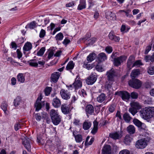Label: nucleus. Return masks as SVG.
Listing matches in <instances>:
<instances>
[{"instance_id":"b1692460","label":"nucleus","mask_w":154,"mask_h":154,"mask_svg":"<svg viewBox=\"0 0 154 154\" xmlns=\"http://www.w3.org/2000/svg\"><path fill=\"white\" fill-rule=\"evenodd\" d=\"M106 95L103 93L101 94L97 98V101L100 103L103 102L105 100L106 98Z\"/></svg>"},{"instance_id":"680f3d73","label":"nucleus","mask_w":154,"mask_h":154,"mask_svg":"<svg viewBox=\"0 0 154 154\" xmlns=\"http://www.w3.org/2000/svg\"><path fill=\"white\" fill-rule=\"evenodd\" d=\"M133 62L129 61L128 60L127 64V67L129 69H131V67H132V66L133 65Z\"/></svg>"},{"instance_id":"3c124183","label":"nucleus","mask_w":154,"mask_h":154,"mask_svg":"<svg viewBox=\"0 0 154 154\" xmlns=\"http://www.w3.org/2000/svg\"><path fill=\"white\" fill-rule=\"evenodd\" d=\"M148 73L151 75H152L154 74V67H151L149 68L148 70Z\"/></svg>"},{"instance_id":"4c0bfd02","label":"nucleus","mask_w":154,"mask_h":154,"mask_svg":"<svg viewBox=\"0 0 154 154\" xmlns=\"http://www.w3.org/2000/svg\"><path fill=\"white\" fill-rule=\"evenodd\" d=\"M1 107L2 109L4 111V113L5 114H7L6 111L7 110V107H8V105L7 103L5 102L2 103Z\"/></svg>"},{"instance_id":"f8f14e48","label":"nucleus","mask_w":154,"mask_h":154,"mask_svg":"<svg viewBox=\"0 0 154 154\" xmlns=\"http://www.w3.org/2000/svg\"><path fill=\"white\" fill-rule=\"evenodd\" d=\"M52 104L55 108H58L60 107L61 105L60 100L59 98L56 97L53 99Z\"/></svg>"},{"instance_id":"dca6fc26","label":"nucleus","mask_w":154,"mask_h":154,"mask_svg":"<svg viewBox=\"0 0 154 154\" xmlns=\"http://www.w3.org/2000/svg\"><path fill=\"white\" fill-rule=\"evenodd\" d=\"M85 111L87 114L92 115L94 113L93 106L91 104L87 105L85 108Z\"/></svg>"},{"instance_id":"09e8293b","label":"nucleus","mask_w":154,"mask_h":154,"mask_svg":"<svg viewBox=\"0 0 154 154\" xmlns=\"http://www.w3.org/2000/svg\"><path fill=\"white\" fill-rule=\"evenodd\" d=\"M78 99V97L76 92L72 96V97L71 103H74Z\"/></svg>"},{"instance_id":"6ab92c4d","label":"nucleus","mask_w":154,"mask_h":154,"mask_svg":"<svg viewBox=\"0 0 154 154\" xmlns=\"http://www.w3.org/2000/svg\"><path fill=\"white\" fill-rule=\"evenodd\" d=\"M29 63V64L30 66H37L38 64L41 65H43L45 63L43 61H38V63H37L35 62L34 60H32Z\"/></svg>"},{"instance_id":"4be33fe9","label":"nucleus","mask_w":154,"mask_h":154,"mask_svg":"<svg viewBox=\"0 0 154 154\" xmlns=\"http://www.w3.org/2000/svg\"><path fill=\"white\" fill-rule=\"evenodd\" d=\"M80 2L78 7V10H81L85 8H86L85 0H81Z\"/></svg>"},{"instance_id":"37998d69","label":"nucleus","mask_w":154,"mask_h":154,"mask_svg":"<svg viewBox=\"0 0 154 154\" xmlns=\"http://www.w3.org/2000/svg\"><path fill=\"white\" fill-rule=\"evenodd\" d=\"M129 111L133 116H134L137 112V109L136 108L131 107L129 109Z\"/></svg>"},{"instance_id":"c85d7f7f","label":"nucleus","mask_w":154,"mask_h":154,"mask_svg":"<svg viewBox=\"0 0 154 154\" xmlns=\"http://www.w3.org/2000/svg\"><path fill=\"white\" fill-rule=\"evenodd\" d=\"M127 131L130 134H133L135 132V128L134 126L130 125L127 127Z\"/></svg>"},{"instance_id":"5fc2aeb1","label":"nucleus","mask_w":154,"mask_h":154,"mask_svg":"<svg viewBox=\"0 0 154 154\" xmlns=\"http://www.w3.org/2000/svg\"><path fill=\"white\" fill-rule=\"evenodd\" d=\"M60 73L59 72H55L53 73L51 75V77H59Z\"/></svg>"},{"instance_id":"f704fd0d","label":"nucleus","mask_w":154,"mask_h":154,"mask_svg":"<svg viewBox=\"0 0 154 154\" xmlns=\"http://www.w3.org/2000/svg\"><path fill=\"white\" fill-rule=\"evenodd\" d=\"M123 117L125 121L127 122H129L131 119L129 114L125 113L123 115Z\"/></svg>"},{"instance_id":"4d7b16f0","label":"nucleus","mask_w":154,"mask_h":154,"mask_svg":"<svg viewBox=\"0 0 154 154\" xmlns=\"http://www.w3.org/2000/svg\"><path fill=\"white\" fill-rule=\"evenodd\" d=\"M96 69L98 71L100 72H102L103 70V69L102 67L98 65H97L96 66Z\"/></svg>"},{"instance_id":"4468645a","label":"nucleus","mask_w":154,"mask_h":154,"mask_svg":"<svg viewBox=\"0 0 154 154\" xmlns=\"http://www.w3.org/2000/svg\"><path fill=\"white\" fill-rule=\"evenodd\" d=\"M103 154H111V147L109 145H105L102 149Z\"/></svg>"},{"instance_id":"49530a36","label":"nucleus","mask_w":154,"mask_h":154,"mask_svg":"<svg viewBox=\"0 0 154 154\" xmlns=\"http://www.w3.org/2000/svg\"><path fill=\"white\" fill-rule=\"evenodd\" d=\"M35 106L36 107V110L38 111L42 108V105L41 102L35 103Z\"/></svg>"},{"instance_id":"f03ea898","label":"nucleus","mask_w":154,"mask_h":154,"mask_svg":"<svg viewBox=\"0 0 154 154\" xmlns=\"http://www.w3.org/2000/svg\"><path fill=\"white\" fill-rule=\"evenodd\" d=\"M50 114L53 123L55 125H58L61 121V118L57 111L52 109L50 111Z\"/></svg>"},{"instance_id":"de8ad7c7","label":"nucleus","mask_w":154,"mask_h":154,"mask_svg":"<svg viewBox=\"0 0 154 154\" xmlns=\"http://www.w3.org/2000/svg\"><path fill=\"white\" fill-rule=\"evenodd\" d=\"M22 125V123H16L14 126V129L16 131L18 130L20 128H21V127Z\"/></svg>"},{"instance_id":"39448f33","label":"nucleus","mask_w":154,"mask_h":154,"mask_svg":"<svg viewBox=\"0 0 154 154\" xmlns=\"http://www.w3.org/2000/svg\"><path fill=\"white\" fill-rule=\"evenodd\" d=\"M115 94L120 96L122 99L124 101L128 100L130 98L129 94L128 92L125 91H120L116 92Z\"/></svg>"},{"instance_id":"69168bd1","label":"nucleus","mask_w":154,"mask_h":154,"mask_svg":"<svg viewBox=\"0 0 154 154\" xmlns=\"http://www.w3.org/2000/svg\"><path fill=\"white\" fill-rule=\"evenodd\" d=\"M151 46L149 45L146 47L145 53L146 54H147L151 50Z\"/></svg>"},{"instance_id":"473e14b6","label":"nucleus","mask_w":154,"mask_h":154,"mask_svg":"<svg viewBox=\"0 0 154 154\" xmlns=\"http://www.w3.org/2000/svg\"><path fill=\"white\" fill-rule=\"evenodd\" d=\"M74 66V63L72 61H70L68 63L66 68L67 70L72 69Z\"/></svg>"},{"instance_id":"bb28decb","label":"nucleus","mask_w":154,"mask_h":154,"mask_svg":"<svg viewBox=\"0 0 154 154\" xmlns=\"http://www.w3.org/2000/svg\"><path fill=\"white\" fill-rule=\"evenodd\" d=\"M132 140V138L131 136L130 135H128L125 137L124 141L125 144L129 145L131 142Z\"/></svg>"},{"instance_id":"a19ab883","label":"nucleus","mask_w":154,"mask_h":154,"mask_svg":"<svg viewBox=\"0 0 154 154\" xmlns=\"http://www.w3.org/2000/svg\"><path fill=\"white\" fill-rule=\"evenodd\" d=\"M133 122L138 127H140L142 125V123L137 119H134Z\"/></svg>"},{"instance_id":"5701e85b","label":"nucleus","mask_w":154,"mask_h":154,"mask_svg":"<svg viewBox=\"0 0 154 154\" xmlns=\"http://www.w3.org/2000/svg\"><path fill=\"white\" fill-rule=\"evenodd\" d=\"M91 125V124L90 122L86 121L83 123V128L85 130H88L90 128Z\"/></svg>"},{"instance_id":"393cba45","label":"nucleus","mask_w":154,"mask_h":154,"mask_svg":"<svg viewBox=\"0 0 154 154\" xmlns=\"http://www.w3.org/2000/svg\"><path fill=\"white\" fill-rule=\"evenodd\" d=\"M130 105L131 107L136 108V109H139L141 108V106L137 102L133 101L130 103Z\"/></svg>"},{"instance_id":"20e7f679","label":"nucleus","mask_w":154,"mask_h":154,"mask_svg":"<svg viewBox=\"0 0 154 154\" xmlns=\"http://www.w3.org/2000/svg\"><path fill=\"white\" fill-rule=\"evenodd\" d=\"M128 84L131 87L136 89L140 88L141 85L140 81L135 78H133L129 81Z\"/></svg>"},{"instance_id":"e433bc0d","label":"nucleus","mask_w":154,"mask_h":154,"mask_svg":"<svg viewBox=\"0 0 154 154\" xmlns=\"http://www.w3.org/2000/svg\"><path fill=\"white\" fill-rule=\"evenodd\" d=\"M63 33L61 32H60L57 34L55 38L57 41H60L63 39Z\"/></svg>"},{"instance_id":"a18cd8bd","label":"nucleus","mask_w":154,"mask_h":154,"mask_svg":"<svg viewBox=\"0 0 154 154\" xmlns=\"http://www.w3.org/2000/svg\"><path fill=\"white\" fill-rule=\"evenodd\" d=\"M130 96L132 99H137L138 97V95L137 93L135 92H133L131 93L130 95Z\"/></svg>"},{"instance_id":"052dcab7","label":"nucleus","mask_w":154,"mask_h":154,"mask_svg":"<svg viewBox=\"0 0 154 154\" xmlns=\"http://www.w3.org/2000/svg\"><path fill=\"white\" fill-rule=\"evenodd\" d=\"M115 108L114 105H110L109 108V110L111 112H112L114 111Z\"/></svg>"},{"instance_id":"ea45409f","label":"nucleus","mask_w":154,"mask_h":154,"mask_svg":"<svg viewBox=\"0 0 154 154\" xmlns=\"http://www.w3.org/2000/svg\"><path fill=\"white\" fill-rule=\"evenodd\" d=\"M75 139L77 143H80L82 140V136L80 134H78L75 136Z\"/></svg>"},{"instance_id":"9b49d317","label":"nucleus","mask_w":154,"mask_h":154,"mask_svg":"<svg viewBox=\"0 0 154 154\" xmlns=\"http://www.w3.org/2000/svg\"><path fill=\"white\" fill-rule=\"evenodd\" d=\"M109 38L111 40L115 42H119L120 39L119 37L116 36L113 31L110 32L109 35Z\"/></svg>"},{"instance_id":"c756f323","label":"nucleus","mask_w":154,"mask_h":154,"mask_svg":"<svg viewBox=\"0 0 154 154\" xmlns=\"http://www.w3.org/2000/svg\"><path fill=\"white\" fill-rule=\"evenodd\" d=\"M131 11V10L129 9H128L126 11L125 10H120L117 13V14H120L122 12H125V14L126 16L127 17H132V15L131 14H129V13Z\"/></svg>"},{"instance_id":"0eeeda50","label":"nucleus","mask_w":154,"mask_h":154,"mask_svg":"<svg viewBox=\"0 0 154 154\" xmlns=\"http://www.w3.org/2000/svg\"><path fill=\"white\" fill-rule=\"evenodd\" d=\"M60 93L62 98L65 100H68L70 98L71 94L67 90L62 89L60 91Z\"/></svg>"},{"instance_id":"13d9d810","label":"nucleus","mask_w":154,"mask_h":154,"mask_svg":"<svg viewBox=\"0 0 154 154\" xmlns=\"http://www.w3.org/2000/svg\"><path fill=\"white\" fill-rule=\"evenodd\" d=\"M148 60H149L151 62L154 61V53L151 56H148L146 57Z\"/></svg>"},{"instance_id":"864d4df0","label":"nucleus","mask_w":154,"mask_h":154,"mask_svg":"<svg viewBox=\"0 0 154 154\" xmlns=\"http://www.w3.org/2000/svg\"><path fill=\"white\" fill-rule=\"evenodd\" d=\"M105 50L107 53L110 54L112 51V48L111 46H107Z\"/></svg>"},{"instance_id":"6e6552de","label":"nucleus","mask_w":154,"mask_h":154,"mask_svg":"<svg viewBox=\"0 0 154 154\" xmlns=\"http://www.w3.org/2000/svg\"><path fill=\"white\" fill-rule=\"evenodd\" d=\"M31 140L26 137L23 140V144L28 151H30L31 147L29 143Z\"/></svg>"},{"instance_id":"6e6d98bb","label":"nucleus","mask_w":154,"mask_h":154,"mask_svg":"<svg viewBox=\"0 0 154 154\" xmlns=\"http://www.w3.org/2000/svg\"><path fill=\"white\" fill-rule=\"evenodd\" d=\"M17 57L19 59H20L22 57V54L19 49H17Z\"/></svg>"},{"instance_id":"58836bf2","label":"nucleus","mask_w":154,"mask_h":154,"mask_svg":"<svg viewBox=\"0 0 154 154\" xmlns=\"http://www.w3.org/2000/svg\"><path fill=\"white\" fill-rule=\"evenodd\" d=\"M52 90V88L51 87H47L44 90L46 96H48L50 94Z\"/></svg>"},{"instance_id":"aec40b11","label":"nucleus","mask_w":154,"mask_h":154,"mask_svg":"<svg viewBox=\"0 0 154 154\" xmlns=\"http://www.w3.org/2000/svg\"><path fill=\"white\" fill-rule=\"evenodd\" d=\"M98 59L100 62H102L106 60L107 57L104 53H100L98 56Z\"/></svg>"},{"instance_id":"72a5a7b5","label":"nucleus","mask_w":154,"mask_h":154,"mask_svg":"<svg viewBox=\"0 0 154 154\" xmlns=\"http://www.w3.org/2000/svg\"><path fill=\"white\" fill-rule=\"evenodd\" d=\"M21 103V99L20 97H17L14 100V105L15 106L19 105Z\"/></svg>"},{"instance_id":"ddd939ff","label":"nucleus","mask_w":154,"mask_h":154,"mask_svg":"<svg viewBox=\"0 0 154 154\" xmlns=\"http://www.w3.org/2000/svg\"><path fill=\"white\" fill-rule=\"evenodd\" d=\"M106 17L107 19L111 20H114L116 18V16L114 13L110 11H108L106 13Z\"/></svg>"},{"instance_id":"a211bd4d","label":"nucleus","mask_w":154,"mask_h":154,"mask_svg":"<svg viewBox=\"0 0 154 154\" xmlns=\"http://www.w3.org/2000/svg\"><path fill=\"white\" fill-rule=\"evenodd\" d=\"M32 48V45L30 42L26 43L23 48V53L25 54L26 51H29Z\"/></svg>"},{"instance_id":"1a4fd4ad","label":"nucleus","mask_w":154,"mask_h":154,"mask_svg":"<svg viewBox=\"0 0 154 154\" xmlns=\"http://www.w3.org/2000/svg\"><path fill=\"white\" fill-rule=\"evenodd\" d=\"M106 75L107 77H114L119 76V74L118 71L112 69L107 72Z\"/></svg>"},{"instance_id":"7ed1b4c3","label":"nucleus","mask_w":154,"mask_h":154,"mask_svg":"<svg viewBox=\"0 0 154 154\" xmlns=\"http://www.w3.org/2000/svg\"><path fill=\"white\" fill-rule=\"evenodd\" d=\"M150 140V137H145L136 142L135 144L136 147L138 149H143L146 146Z\"/></svg>"},{"instance_id":"7c9ffc66","label":"nucleus","mask_w":154,"mask_h":154,"mask_svg":"<svg viewBox=\"0 0 154 154\" xmlns=\"http://www.w3.org/2000/svg\"><path fill=\"white\" fill-rule=\"evenodd\" d=\"M114 78H108V81L106 83L105 86L107 88H109L110 87L111 85L112 84V82L114 81Z\"/></svg>"},{"instance_id":"cd10ccee","label":"nucleus","mask_w":154,"mask_h":154,"mask_svg":"<svg viewBox=\"0 0 154 154\" xmlns=\"http://www.w3.org/2000/svg\"><path fill=\"white\" fill-rule=\"evenodd\" d=\"M140 74V72L139 69L133 70L131 73V77H136L138 76Z\"/></svg>"},{"instance_id":"79ce46f5","label":"nucleus","mask_w":154,"mask_h":154,"mask_svg":"<svg viewBox=\"0 0 154 154\" xmlns=\"http://www.w3.org/2000/svg\"><path fill=\"white\" fill-rule=\"evenodd\" d=\"M142 65V63L141 62V60H138L136 61L134 63L132 67H134V66L139 67Z\"/></svg>"},{"instance_id":"e2e57ef3","label":"nucleus","mask_w":154,"mask_h":154,"mask_svg":"<svg viewBox=\"0 0 154 154\" xmlns=\"http://www.w3.org/2000/svg\"><path fill=\"white\" fill-rule=\"evenodd\" d=\"M36 119L38 121H40L42 117L39 113H37L35 115Z\"/></svg>"},{"instance_id":"bf43d9fd","label":"nucleus","mask_w":154,"mask_h":154,"mask_svg":"<svg viewBox=\"0 0 154 154\" xmlns=\"http://www.w3.org/2000/svg\"><path fill=\"white\" fill-rule=\"evenodd\" d=\"M119 154H130V152L127 149H124L121 151Z\"/></svg>"},{"instance_id":"a878e982","label":"nucleus","mask_w":154,"mask_h":154,"mask_svg":"<svg viewBox=\"0 0 154 154\" xmlns=\"http://www.w3.org/2000/svg\"><path fill=\"white\" fill-rule=\"evenodd\" d=\"M96 54L94 53L90 54L87 57V60L89 62H91L96 57Z\"/></svg>"},{"instance_id":"412c9836","label":"nucleus","mask_w":154,"mask_h":154,"mask_svg":"<svg viewBox=\"0 0 154 154\" xmlns=\"http://www.w3.org/2000/svg\"><path fill=\"white\" fill-rule=\"evenodd\" d=\"M96 80L97 78H87L86 82L88 85H92L96 82Z\"/></svg>"},{"instance_id":"9d476101","label":"nucleus","mask_w":154,"mask_h":154,"mask_svg":"<svg viewBox=\"0 0 154 154\" xmlns=\"http://www.w3.org/2000/svg\"><path fill=\"white\" fill-rule=\"evenodd\" d=\"M61 108L62 112L65 114L69 113L70 111L69 106L65 104L61 105Z\"/></svg>"},{"instance_id":"2eb2a0df","label":"nucleus","mask_w":154,"mask_h":154,"mask_svg":"<svg viewBox=\"0 0 154 154\" xmlns=\"http://www.w3.org/2000/svg\"><path fill=\"white\" fill-rule=\"evenodd\" d=\"M73 85L75 90L81 88L82 86V82L81 79L79 78L77 79L76 78L75 81L73 83Z\"/></svg>"},{"instance_id":"8fccbe9b","label":"nucleus","mask_w":154,"mask_h":154,"mask_svg":"<svg viewBox=\"0 0 154 154\" xmlns=\"http://www.w3.org/2000/svg\"><path fill=\"white\" fill-rule=\"evenodd\" d=\"M83 66L84 68H86L88 69H91L93 67V65L90 64H86L85 63L83 64Z\"/></svg>"},{"instance_id":"774afa93","label":"nucleus","mask_w":154,"mask_h":154,"mask_svg":"<svg viewBox=\"0 0 154 154\" xmlns=\"http://www.w3.org/2000/svg\"><path fill=\"white\" fill-rule=\"evenodd\" d=\"M11 48H14L15 50L17 48V46L14 42H12L11 43Z\"/></svg>"},{"instance_id":"0e129e2a","label":"nucleus","mask_w":154,"mask_h":154,"mask_svg":"<svg viewBox=\"0 0 154 154\" xmlns=\"http://www.w3.org/2000/svg\"><path fill=\"white\" fill-rule=\"evenodd\" d=\"M75 3L73 1L69 2L66 5V6L67 7H72L74 5Z\"/></svg>"},{"instance_id":"423d86ee","label":"nucleus","mask_w":154,"mask_h":154,"mask_svg":"<svg viewBox=\"0 0 154 154\" xmlns=\"http://www.w3.org/2000/svg\"><path fill=\"white\" fill-rule=\"evenodd\" d=\"M126 59V57L124 56H121L119 57L115 58L114 59V64L116 66H118L121 65L122 63Z\"/></svg>"},{"instance_id":"338daca9","label":"nucleus","mask_w":154,"mask_h":154,"mask_svg":"<svg viewBox=\"0 0 154 154\" xmlns=\"http://www.w3.org/2000/svg\"><path fill=\"white\" fill-rule=\"evenodd\" d=\"M42 94L41 93L40 94V95L38 97L36 102H37V103L38 102H40L42 98Z\"/></svg>"},{"instance_id":"603ef678","label":"nucleus","mask_w":154,"mask_h":154,"mask_svg":"<svg viewBox=\"0 0 154 154\" xmlns=\"http://www.w3.org/2000/svg\"><path fill=\"white\" fill-rule=\"evenodd\" d=\"M45 31L43 29H42L39 34L40 37L41 38L44 37L45 35Z\"/></svg>"},{"instance_id":"f257e3e1","label":"nucleus","mask_w":154,"mask_h":154,"mask_svg":"<svg viewBox=\"0 0 154 154\" xmlns=\"http://www.w3.org/2000/svg\"><path fill=\"white\" fill-rule=\"evenodd\" d=\"M140 116L145 119L154 117V107L148 106L141 109L140 111Z\"/></svg>"},{"instance_id":"c9c22d12","label":"nucleus","mask_w":154,"mask_h":154,"mask_svg":"<svg viewBox=\"0 0 154 154\" xmlns=\"http://www.w3.org/2000/svg\"><path fill=\"white\" fill-rule=\"evenodd\" d=\"M36 23L35 22V21H33L27 25L26 26V28L27 27H28L30 29H33L34 28L36 27Z\"/></svg>"},{"instance_id":"c03bdc74","label":"nucleus","mask_w":154,"mask_h":154,"mask_svg":"<svg viewBox=\"0 0 154 154\" xmlns=\"http://www.w3.org/2000/svg\"><path fill=\"white\" fill-rule=\"evenodd\" d=\"M45 50V48L44 47L42 48L37 52V54L39 56H42Z\"/></svg>"},{"instance_id":"2f4dec72","label":"nucleus","mask_w":154,"mask_h":154,"mask_svg":"<svg viewBox=\"0 0 154 154\" xmlns=\"http://www.w3.org/2000/svg\"><path fill=\"white\" fill-rule=\"evenodd\" d=\"M144 98L143 100L144 103L146 104H149L152 103V100L151 98L148 96H144Z\"/></svg>"},{"instance_id":"f3484780","label":"nucleus","mask_w":154,"mask_h":154,"mask_svg":"<svg viewBox=\"0 0 154 154\" xmlns=\"http://www.w3.org/2000/svg\"><path fill=\"white\" fill-rule=\"evenodd\" d=\"M109 136L111 138L114 140L119 139L122 137L121 134L119 132L110 133Z\"/></svg>"}]
</instances>
